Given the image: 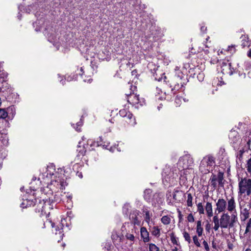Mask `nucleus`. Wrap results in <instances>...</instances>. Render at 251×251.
I'll return each instance as SVG.
<instances>
[{"instance_id": "f257e3e1", "label": "nucleus", "mask_w": 251, "mask_h": 251, "mask_svg": "<svg viewBox=\"0 0 251 251\" xmlns=\"http://www.w3.org/2000/svg\"><path fill=\"white\" fill-rule=\"evenodd\" d=\"M60 170V173L56 172L54 167L52 165L48 166L45 173L41 174L38 178L39 180H42L43 181L48 184V186L42 189V191L45 194L49 196L53 195L54 193V201L56 202H59L61 201L71 200L72 196L68 194L63 193L62 190L65 189L67 183L66 181L65 175L61 173L62 170Z\"/></svg>"}, {"instance_id": "f03ea898", "label": "nucleus", "mask_w": 251, "mask_h": 251, "mask_svg": "<svg viewBox=\"0 0 251 251\" xmlns=\"http://www.w3.org/2000/svg\"><path fill=\"white\" fill-rule=\"evenodd\" d=\"M204 68L202 64L197 66L195 64H179V66L176 67L175 75L171 79V87L173 86L175 90H179L188 82L185 76L187 73L191 75L198 74L200 75V70L204 69Z\"/></svg>"}, {"instance_id": "7ed1b4c3", "label": "nucleus", "mask_w": 251, "mask_h": 251, "mask_svg": "<svg viewBox=\"0 0 251 251\" xmlns=\"http://www.w3.org/2000/svg\"><path fill=\"white\" fill-rule=\"evenodd\" d=\"M194 161L189 154L181 157L177 164V168L180 172V176L187 175L192 171Z\"/></svg>"}, {"instance_id": "20e7f679", "label": "nucleus", "mask_w": 251, "mask_h": 251, "mask_svg": "<svg viewBox=\"0 0 251 251\" xmlns=\"http://www.w3.org/2000/svg\"><path fill=\"white\" fill-rule=\"evenodd\" d=\"M180 172L177 167L165 166L162 172L163 181L166 183H173L175 180L178 177Z\"/></svg>"}, {"instance_id": "39448f33", "label": "nucleus", "mask_w": 251, "mask_h": 251, "mask_svg": "<svg viewBox=\"0 0 251 251\" xmlns=\"http://www.w3.org/2000/svg\"><path fill=\"white\" fill-rule=\"evenodd\" d=\"M244 68L247 70L246 64H222L221 66L222 73L229 75L237 72L239 75H242L243 73L245 74Z\"/></svg>"}, {"instance_id": "423d86ee", "label": "nucleus", "mask_w": 251, "mask_h": 251, "mask_svg": "<svg viewBox=\"0 0 251 251\" xmlns=\"http://www.w3.org/2000/svg\"><path fill=\"white\" fill-rule=\"evenodd\" d=\"M238 222V217L235 214L229 215L228 213H223L220 218V227L222 228H232Z\"/></svg>"}, {"instance_id": "0eeeda50", "label": "nucleus", "mask_w": 251, "mask_h": 251, "mask_svg": "<svg viewBox=\"0 0 251 251\" xmlns=\"http://www.w3.org/2000/svg\"><path fill=\"white\" fill-rule=\"evenodd\" d=\"M215 161L212 156L207 155L203 158L200 165V170L203 174H207L212 170Z\"/></svg>"}, {"instance_id": "6e6552de", "label": "nucleus", "mask_w": 251, "mask_h": 251, "mask_svg": "<svg viewBox=\"0 0 251 251\" xmlns=\"http://www.w3.org/2000/svg\"><path fill=\"white\" fill-rule=\"evenodd\" d=\"M127 100L128 103L136 108H139L146 104L144 98H140L139 95L134 93L127 95Z\"/></svg>"}, {"instance_id": "1a4fd4ad", "label": "nucleus", "mask_w": 251, "mask_h": 251, "mask_svg": "<svg viewBox=\"0 0 251 251\" xmlns=\"http://www.w3.org/2000/svg\"><path fill=\"white\" fill-rule=\"evenodd\" d=\"M239 194L242 195L246 193L247 195H250L251 192V179L250 178H242L239 182Z\"/></svg>"}, {"instance_id": "9d476101", "label": "nucleus", "mask_w": 251, "mask_h": 251, "mask_svg": "<svg viewBox=\"0 0 251 251\" xmlns=\"http://www.w3.org/2000/svg\"><path fill=\"white\" fill-rule=\"evenodd\" d=\"M149 64L151 65L148 66V67L150 69L155 80L160 81L162 79L166 78V76L164 75L165 73L159 69L160 66H158L157 64Z\"/></svg>"}, {"instance_id": "9b49d317", "label": "nucleus", "mask_w": 251, "mask_h": 251, "mask_svg": "<svg viewBox=\"0 0 251 251\" xmlns=\"http://www.w3.org/2000/svg\"><path fill=\"white\" fill-rule=\"evenodd\" d=\"M226 210L231 214H235L237 216L236 207V203L235 198L233 196L226 198Z\"/></svg>"}, {"instance_id": "f8f14e48", "label": "nucleus", "mask_w": 251, "mask_h": 251, "mask_svg": "<svg viewBox=\"0 0 251 251\" xmlns=\"http://www.w3.org/2000/svg\"><path fill=\"white\" fill-rule=\"evenodd\" d=\"M50 200L54 201V199H53L52 198L49 197V200H46L45 201L44 200H43L39 202L38 206L40 209H41V212L44 213L45 214L50 213L48 211V210L52 208V206L50 204Z\"/></svg>"}, {"instance_id": "ddd939ff", "label": "nucleus", "mask_w": 251, "mask_h": 251, "mask_svg": "<svg viewBox=\"0 0 251 251\" xmlns=\"http://www.w3.org/2000/svg\"><path fill=\"white\" fill-rule=\"evenodd\" d=\"M216 211L220 213H226V201L223 198H220L217 200L216 203Z\"/></svg>"}, {"instance_id": "4468645a", "label": "nucleus", "mask_w": 251, "mask_h": 251, "mask_svg": "<svg viewBox=\"0 0 251 251\" xmlns=\"http://www.w3.org/2000/svg\"><path fill=\"white\" fill-rule=\"evenodd\" d=\"M131 222L134 225H139L140 220L139 219V212L138 210H133L129 215Z\"/></svg>"}, {"instance_id": "2eb2a0df", "label": "nucleus", "mask_w": 251, "mask_h": 251, "mask_svg": "<svg viewBox=\"0 0 251 251\" xmlns=\"http://www.w3.org/2000/svg\"><path fill=\"white\" fill-rule=\"evenodd\" d=\"M94 67H97L94 64H91L86 68L81 67L80 71L82 72L81 75L90 76L91 75L94 74Z\"/></svg>"}, {"instance_id": "dca6fc26", "label": "nucleus", "mask_w": 251, "mask_h": 251, "mask_svg": "<svg viewBox=\"0 0 251 251\" xmlns=\"http://www.w3.org/2000/svg\"><path fill=\"white\" fill-rule=\"evenodd\" d=\"M143 212L145 215V221L148 224V226H150V225L152 223V214L146 208H144Z\"/></svg>"}, {"instance_id": "f3484780", "label": "nucleus", "mask_w": 251, "mask_h": 251, "mask_svg": "<svg viewBox=\"0 0 251 251\" xmlns=\"http://www.w3.org/2000/svg\"><path fill=\"white\" fill-rule=\"evenodd\" d=\"M204 209L208 218H211L213 216V206L211 202H207L204 206Z\"/></svg>"}, {"instance_id": "a211bd4d", "label": "nucleus", "mask_w": 251, "mask_h": 251, "mask_svg": "<svg viewBox=\"0 0 251 251\" xmlns=\"http://www.w3.org/2000/svg\"><path fill=\"white\" fill-rule=\"evenodd\" d=\"M156 93L159 96L158 99L160 100L167 99V100H169L171 99V98L169 96L170 95L169 93L167 94L166 91L163 92V91L158 87H157L156 89Z\"/></svg>"}, {"instance_id": "6ab92c4d", "label": "nucleus", "mask_w": 251, "mask_h": 251, "mask_svg": "<svg viewBox=\"0 0 251 251\" xmlns=\"http://www.w3.org/2000/svg\"><path fill=\"white\" fill-rule=\"evenodd\" d=\"M141 236L144 242L150 241L149 233L145 227H142L140 229Z\"/></svg>"}, {"instance_id": "aec40b11", "label": "nucleus", "mask_w": 251, "mask_h": 251, "mask_svg": "<svg viewBox=\"0 0 251 251\" xmlns=\"http://www.w3.org/2000/svg\"><path fill=\"white\" fill-rule=\"evenodd\" d=\"M125 118L126 119V121L131 126H134L136 125L135 118L130 112L127 115L126 117Z\"/></svg>"}, {"instance_id": "412c9836", "label": "nucleus", "mask_w": 251, "mask_h": 251, "mask_svg": "<svg viewBox=\"0 0 251 251\" xmlns=\"http://www.w3.org/2000/svg\"><path fill=\"white\" fill-rule=\"evenodd\" d=\"M35 204L34 201L33 200L25 199L21 204V207L23 208H26L29 206H33Z\"/></svg>"}, {"instance_id": "4be33fe9", "label": "nucleus", "mask_w": 251, "mask_h": 251, "mask_svg": "<svg viewBox=\"0 0 251 251\" xmlns=\"http://www.w3.org/2000/svg\"><path fill=\"white\" fill-rule=\"evenodd\" d=\"M203 231V229L202 226L201 222V221H198L197 222L196 232L198 236H201L202 234Z\"/></svg>"}, {"instance_id": "5701e85b", "label": "nucleus", "mask_w": 251, "mask_h": 251, "mask_svg": "<svg viewBox=\"0 0 251 251\" xmlns=\"http://www.w3.org/2000/svg\"><path fill=\"white\" fill-rule=\"evenodd\" d=\"M78 152L75 157V161L77 163H78L79 161H81L82 159V157L84 156L86 151L84 149H81L80 150H77Z\"/></svg>"}, {"instance_id": "b1692460", "label": "nucleus", "mask_w": 251, "mask_h": 251, "mask_svg": "<svg viewBox=\"0 0 251 251\" xmlns=\"http://www.w3.org/2000/svg\"><path fill=\"white\" fill-rule=\"evenodd\" d=\"M161 221L164 225H168L170 224L171 219L169 216H163L161 219Z\"/></svg>"}, {"instance_id": "393cba45", "label": "nucleus", "mask_w": 251, "mask_h": 251, "mask_svg": "<svg viewBox=\"0 0 251 251\" xmlns=\"http://www.w3.org/2000/svg\"><path fill=\"white\" fill-rule=\"evenodd\" d=\"M241 219L243 221L246 220L249 217V211L246 208L244 209L243 210L241 211Z\"/></svg>"}, {"instance_id": "a878e982", "label": "nucleus", "mask_w": 251, "mask_h": 251, "mask_svg": "<svg viewBox=\"0 0 251 251\" xmlns=\"http://www.w3.org/2000/svg\"><path fill=\"white\" fill-rule=\"evenodd\" d=\"M66 222V220L65 219H62L61 221V226L60 227H58L57 228H56V231H58V234L60 235V236L61 237H62V236L63 235V234H62V229L63 227V225L65 224V222Z\"/></svg>"}, {"instance_id": "bb28decb", "label": "nucleus", "mask_w": 251, "mask_h": 251, "mask_svg": "<svg viewBox=\"0 0 251 251\" xmlns=\"http://www.w3.org/2000/svg\"><path fill=\"white\" fill-rule=\"evenodd\" d=\"M151 233L153 235L159 237L160 235V229L158 226H153L152 227Z\"/></svg>"}, {"instance_id": "cd10ccee", "label": "nucleus", "mask_w": 251, "mask_h": 251, "mask_svg": "<svg viewBox=\"0 0 251 251\" xmlns=\"http://www.w3.org/2000/svg\"><path fill=\"white\" fill-rule=\"evenodd\" d=\"M197 211L199 212L200 215L204 214V208L201 202H199L197 204Z\"/></svg>"}, {"instance_id": "c85d7f7f", "label": "nucleus", "mask_w": 251, "mask_h": 251, "mask_svg": "<svg viewBox=\"0 0 251 251\" xmlns=\"http://www.w3.org/2000/svg\"><path fill=\"white\" fill-rule=\"evenodd\" d=\"M193 197L191 193H187V205L192 207L193 205Z\"/></svg>"}, {"instance_id": "c756f323", "label": "nucleus", "mask_w": 251, "mask_h": 251, "mask_svg": "<svg viewBox=\"0 0 251 251\" xmlns=\"http://www.w3.org/2000/svg\"><path fill=\"white\" fill-rule=\"evenodd\" d=\"M151 194V189H146L144 191V198L148 201L150 199Z\"/></svg>"}, {"instance_id": "7c9ffc66", "label": "nucleus", "mask_w": 251, "mask_h": 251, "mask_svg": "<svg viewBox=\"0 0 251 251\" xmlns=\"http://www.w3.org/2000/svg\"><path fill=\"white\" fill-rule=\"evenodd\" d=\"M183 235L185 240L190 244L191 242V239L189 234L187 232L184 231Z\"/></svg>"}, {"instance_id": "2f4dec72", "label": "nucleus", "mask_w": 251, "mask_h": 251, "mask_svg": "<svg viewBox=\"0 0 251 251\" xmlns=\"http://www.w3.org/2000/svg\"><path fill=\"white\" fill-rule=\"evenodd\" d=\"M129 111L126 109H121L119 111V115L122 117H126L127 115L129 113Z\"/></svg>"}, {"instance_id": "473e14b6", "label": "nucleus", "mask_w": 251, "mask_h": 251, "mask_svg": "<svg viewBox=\"0 0 251 251\" xmlns=\"http://www.w3.org/2000/svg\"><path fill=\"white\" fill-rule=\"evenodd\" d=\"M236 51V49L235 46L232 45L231 46H229L228 47L227 50H225V52L226 53H230L231 54H233L235 53Z\"/></svg>"}, {"instance_id": "72a5a7b5", "label": "nucleus", "mask_w": 251, "mask_h": 251, "mask_svg": "<svg viewBox=\"0 0 251 251\" xmlns=\"http://www.w3.org/2000/svg\"><path fill=\"white\" fill-rule=\"evenodd\" d=\"M217 181H218L219 184L221 186L223 185V174L219 173L218 174V176L217 177Z\"/></svg>"}, {"instance_id": "f704fd0d", "label": "nucleus", "mask_w": 251, "mask_h": 251, "mask_svg": "<svg viewBox=\"0 0 251 251\" xmlns=\"http://www.w3.org/2000/svg\"><path fill=\"white\" fill-rule=\"evenodd\" d=\"M193 241L196 247H201V244L197 235L193 236Z\"/></svg>"}, {"instance_id": "c9c22d12", "label": "nucleus", "mask_w": 251, "mask_h": 251, "mask_svg": "<svg viewBox=\"0 0 251 251\" xmlns=\"http://www.w3.org/2000/svg\"><path fill=\"white\" fill-rule=\"evenodd\" d=\"M217 176L215 175H213L212 176L211 178H210L211 180V184L214 187H216V181H217Z\"/></svg>"}, {"instance_id": "e433bc0d", "label": "nucleus", "mask_w": 251, "mask_h": 251, "mask_svg": "<svg viewBox=\"0 0 251 251\" xmlns=\"http://www.w3.org/2000/svg\"><path fill=\"white\" fill-rule=\"evenodd\" d=\"M149 250L150 251H159V248L154 244L149 245Z\"/></svg>"}, {"instance_id": "4c0bfd02", "label": "nucleus", "mask_w": 251, "mask_h": 251, "mask_svg": "<svg viewBox=\"0 0 251 251\" xmlns=\"http://www.w3.org/2000/svg\"><path fill=\"white\" fill-rule=\"evenodd\" d=\"M7 113L4 109H0V118L4 119L7 117Z\"/></svg>"}, {"instance_id": "58836bf2", "label": "nucleus", "mask_w": 251, "mask_h": 251, "mask_svg": "<svg viewBox=\"0 0 251 251\" xmlns=\"http://www.w3.org/2000/svg\"><path fill=\"white\" fill-rule=\"evenodd\" d=\"M90 144L91 147L92 146H99V144L98 143H96L95 142H93L92 140L89 139L87 140V144L86 145V147H87L88 145Z\"/></svg>"}, {"instance_id": "ea45409f", "label": "nucleus", "mask_w": 251, "mask_h": 251, "mask_svg": "<svg viewBox=\"0 0 251 251\" xmlns=\"http://www.w3.org/2000/svg\"><path fill=\"white\" fill-rule=\"evenodd\" d=\"M8 76V74L6 72H2L0 74V79L3 78V81H5L6 79Z\"/></svg>"}, {"instance_id": "a19ab883", "label": "nucleus", "mask_w": 251, "mask_h": 251, "mask_svg": "<svg viewBox=\"0 0 251 251\" xmlns=\"http://www.w3.org/2000/svg\"><path fill=\"white\" fill-rule=\"evenodd\" d=\"M126 237L127 239L131 241H133L135 238L134 236L132 234L129 233H126Z\"/></svg>"}, {"instance_id": "79ce46f5", "label": "nucleus", "mask_w": 251, "mask_h": 251, "mask_svg": "<svg viewBox=\"0 0 251 251\" xmlns=\"http://www.w3.org/2000/svg\"><path fill=\"white\" fill-rule=\"evenodd\" d=\"M187 221L190 223H193L195 221L194 217L192 213H190L187 216Z\"/></svg>"}, {"instance_id": "37998d69", "label": "nucleus", "mask_w": 251, "mask_h": 251, "mask_svg": "<svg viewBox=\"0 0 251 251\" xmlns=\"http://www.w3.org/2000/svg\"><path fill=\"white\" fill-rule=\"evenodd\" d=\"M247 168L249 172H251V158H250L247 163Z\"/></svg>"}, {"instance_id": "c03bdc74", "label": "nucleus", "mask_w": 251, "mask_h": 251, "mask_svg": "<svg viewBox=\"0 0 251 251\" xmlns=\"http://www.w3.org/2000/svg\"><path fill=\"white\" fill-rule=\"evenodd\" d=\"M202 244L204 246L205 250L206 251H210V249L207 242L206 241L204 240L202 242Z\"/></svg>"}, {"instance_id": "a18cd8bd", "label": "nucleus", "mask_w": 251, "mask_h": 251, "mask_svg": "<svg viewBox=\"0 0 251 251\" xmlns=\"http://www.w3.org/2000/svg\"><path fill=\"white\" fill-rule=\"evenodd\" d=\"M213 222L214 224H220V219L217 216L215 215L213 217Z\"/></svg>"}, {"instance_id": "49530a36", "label": "nucleus", "mask_w": 251, "mask_h": 251, "mask_svg": "<svg viewBox=\"0 0 251 251\" xmlns=\"http://www.w3.org/2000/svg\"><path fill=\"white\" fill-rule=\"evenodd\" d=\"M177 212L178 214V217L179 221V222H181L183 220V215H182L181 212L179 209H177Z\"/></svg>"}, {"instance_id": "de8ad7c7", "label": "nucleus", "mask_w": 251, "mask_h": 251, "mask_svg": "<svg viewBox=\"0 0 251 251\" xmlns=\"http://www.w3.org/2000/svg\"><path fill=\"white\" fill-rule=\"evenodd\" d=\"M82 125V122L80 121V122L77 123V124H76V127H75L76 130H77V131H79L80 130V128L79 127L80 126Z\"/></svg>"}, {"instance_id": "09e8293b", "label": "nucleus", "mask_w": 251, "mask_h": 251, "mask_svg": "<svg viewBox=\"0 0 251 251\" xmlns=\"http://www.w3.org/2000/svg\"><path fill=\"white\" fill-rule=\"evenodd\" d=\"M181 101V98L180 97H176L175 99V102L177 104V105L179 106L180 104V102Z\"/></svg>"}, {"instance_id": "8fccbe9b", "label": "nucleus", "mask_w": 251, "mask_h": 251, "mask_svg": "<svg viewBox=\"0 0 251 251\" xmlns=\"http://www.w3.org/2000/svg\"><path fill=\"white\" fill-rule=\"evenodd\" d=\"M220 227V224H214V226L213 227V229L215 231H217L219 227Z\"/></svg>"}, {"instance_id": "3c124183", "label": "nucleus", "mask_w": 251, "mask_h": 251, "mask_svg": "<svg viewBox=\"0 0 251 251\" xmlns=\"http://www.w3.org/2000/svg\"><path fill=\"white\" fill-rule=\"evenodd\" d=\"M242 46L243 47H245L246 46H248V47L250 46V45H248V42L247 41H246V40H245L244 41V40L242 41Z\"/></svg>"}, {"instance_id": "603ef678", "label": "nucleus", "mask_w": 251, "mask_h": 251, "mask_svg": "<svg viewBox=\"0 0 251 251\" xmlns=\"http://www.w3.org/2000/svg\"><path fill=\"white\" fill-rule=\"evenodd\" d=\"M206 30H207V28L205 26H201V32L205 33L206 32Z\"/></svg>"}, {"instance_id": "864d4df0", "label": "nucleus", "mask_w": 251, "mask_h": 251, "mask_svg": "<svg viewBox=\"0 0 251 251\" xmlns=\"http://www.w3.org/2000/svg\"><path fill=\"white\" fill-rule=\"evenodd\" d=\"M244 151L243 150H240L239 152V153L237 155V156H239V159L241 158H242V154L243 153H244Z\"/></svg>"}, {"instance_id": "5fc2aeb1", "label": "nucleus", "mask_w": 251, "mask_h": 251, "mask_svg": "<svg viewBox=\"0 0 251 251\" xmlns=\"http://www.w3.org/2000/svg\"><path fill=\"white\" fill-rule=\"evenodd\" d=\"M246 226L251 228V218L248 221Z\"/></svg>"}, {"instance_id": "6e6d98bb", "label": "nucleus", "mask_w": 251, "mask_h": 251, "mask_svg": "<svg viewBox=\"0 0 251 251\" xmlns=\"http://www.w3.org/2000/svg\"><path fill=\"white\" fill-rule=\"evenodd\" d=\"M251 229V228L246 226L245 233H247L250 232Z\"/></svg>"}, {"instance_id": "4d7b16f0", "label": "nucleus", "mask_w": 251, "mask_h": 251, "mask_svg": "<svg viewBox=\"0 0 251 251\" xmlns=\"http://www.w3.org/2000/svg\"><path fill=\"white\" fill-rule=\"evenodd\" d=\"M131 74L132 75L137 76V71L136 70H133L131 72Z\"/></svg>"}, {"instance_id": "13d9d810", "label": "nucleus", "mask_w": 251, "mask_h": 251, "mask_svg": "<svg viewBox=\"0 0 251 251\" xmlns=\"http://www.w3.org/2000/svg\"><path fill=\"white\" fill-rule=\"evenodd\" d=\"M83 81L84 82H87L88 83H91L92 79L91 78H89L88 79H84Z\"/></svg>"}, {"instance_id": "bf43d9fd", "label": "nucleus", "mask_w": 251, "mask_h": 251, "mask_svg": "<svg viewBox=\"0 0 251 251\" xmlns=\"http://www.w3.org/2000/svg\"><path fill=\"white\" fill-rule=\"evenodd\" d=\"M248 56L249 57H251V49L249 51V52L248 53Z\"/></svg>"}, {"instance_id": "052dcab7", "label": "nucleus", "mask_w": 251, "mask_h": 251, "mask_svg": "<svg viewBox=\"0 0 251 251\" xmlns=\"http://www.w3.org/2000/svg\"><path fill=\"white\" fill-rule=\"evenodd\" d=\"M222 60H223V61H226H226H228H228H229V60L228 59H227V58L226 59V58H225V59H222V58L220 59V61H222Z\"/></svg>"}, {"instance_id": "680f3d73", "label": "nucleus", "mask_w": 251, "mask_h": 251, "mask_svg": "<svg viewBox=\"0 0 251 251\" xmlns=\"http://www.w3.org/2000/svg\"><path fill=\"white\" fill-rule=\"evenodd\" d=\"M172 251H178V249L176 247H175L174 249L172 250Z\"/></svg>"}, {"instance_id": "e2e57ef3", "label": "nucleus", "mask_w": 251, "mask_h": 251, "mask_svg": "<svg viewBox=\"0 0 251 251\" xmlns=\"http://www.w3.org/2000/svg\"><path fill=\"white\" fill-rule=\"evenodd\" d=\"M248 75L251 78V70L248 73Z\"/></svg>"}, {"instance_id": "0e129e2a", "label": "nucleus", "mask_w": 251, "mask_h": 251, "mask_svg": "<svg viewBox=\"0 0 251 251\" xmlns=\"http://www.w3.org/2000/svg\"><path fill=\"white\" fill-rule=\"evenodd\" d=\"M25 12H27V13H30V12L31 11L29 9V10H27V9H25Z\"/></svg>"}, {"instance_id": "69168bd1", "label": "nucleus", "mask_w": 251, "mask_h": 251, "mask_svg": "<svg viewBox=\"0 0 251 251\" xmlns=\"http://www.w3.org/2000/svg\"><path fill=\"white\" fill-rule=\"evenodd\" d=\"M245 251H251V249L248 248Z\"/></svg>"}, {"instance_id": "338daca9", "label": "nucleus", "mask_w": 251, "mask_h": 251, "mask_svg": "<svg viewBox=\"0 0 251 251\" xmlns=\"http://www.w3.org/2000/svg\"><path fill=\"white\" fill-rule=\"evenodd\" d=\"M223 53V51L221 50L220 53L219 52L218 53V55H220V53L222 54Z\"/></svg>"}, {"instance_id": "774afa93", "label": "nucleus", "mask_w": 251, "mask_h": 251, "mask_svg": "<svg viewBox=\"0 0 251 251\" xmlns=\"http://www.w3.org/2000/svg\"><path fill=\"white\" fill-rule=\"evenodd\" d=\"M5 87H9V86L7 85V83H5Z\"/></svg>"}]
</instances>
